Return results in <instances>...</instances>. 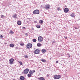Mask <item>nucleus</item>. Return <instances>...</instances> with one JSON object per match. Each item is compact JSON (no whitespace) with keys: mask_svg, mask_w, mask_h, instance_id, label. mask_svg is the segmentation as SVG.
Wrapping results in <instances>:
<instances>
[{"mask_svg":"<svg viewBox=\"0 0 80 80\" xmlns=\"http://www.w3.org/2000/svg\"><path fill=\"white\" fill-rule=\"evenodd\" d=\"M60 77H61V76L60 75H54L53 77L54 79H59V78H60Z\"/></svg>","mask_w":80,"mask_h":80,"instance_id":"obj_1","label":"nucleus"},{"mask_svg":"<svg viewBox=\"0 0 80 80\" xmlns=\"http://www.w3.org/2000/svg\"><path fill=\"white\" fill-rule=\"evenodd\" d=\"M29 72V69L28 68L25 69L23 72L24 74H27Z\"/></svg>","mask_w":80,"mask_h":80,"instance_id":"obj_2","label":"nucleus"},{"mask_svg":"<svg viewBox=\"0 0 80 80\" xmlns=\"http://www.w3.org/2000/svg\"><path fill=\"white\" fill-rule=\"evenodd\" d=\"M44 8L46 10H48L50 8V6L49 4H47L45 6Z\"/></svg>","mask_w":80,"mask_h":80,"instance_id":"obj_3","label":"nucleus"},{"mask_svg":"<svg viewBox=\"0 0 80 80\" xmlns=\"http://www.w3.org/2000/svg\"><path fill=\"white\" fill-rule=\"evenodd\" d=\"M33 14H39L40 13V11L38 9L34 10L33 12Z\"/></svg>","mask_w":80,"mask_h":80,"instance_id":"obj_4","label":"nucleus"},{"mask_svg":"<svg viewBox=\"0 0 80 80\" xmlns=\"http://www.w3.org/2000/svg\"><path fill=\"white\" fill-rule=\"evenodd\" d=\"M26 47L28 48H32V44L30 43H28L26 45Z\"/></svg>","mask_w":80,"mask_h":80,"instance_id":"obj_5","label":"nucleus"},{"mask_svg":"<svg viewBox=\"0 0 80 80\" xmlns=\"http://www.w3.org/2000/svg\"><path fill=\"white\" fill-rule=\"evenodd\" d=\"M38 42H42L43 40V37L42 36H39L38 37Z\"/></svg>","mask_w":80,"mask_h":80,"instance_id":"obj_6","label":"nucleus"},{"mask_svg":"<svg viewBox=\"0 0 80 80\" xmlns=\"http://www.w3.org/2000/svg\"><path fill=\"white\" fill-rule=\"evenodd\" d=\"M9 64L10 65H12L13 64V61H14V59L13 58H11L9 60Z\"/></svg>","mask_w":80,"mask_h":80,"instance_id":"obj_7","label":"nucleus"},{"mask_svg":"<svg viewBox=\"0 0 80 80\" xmlns=\"http://www.w3.org/2000/svg\"><path fill=\"white\" fill-rule=\"evenodd\" d=\"M39 52L40 51H39V50L37 49L35 51L34 53L35 54H38V53H39Z\"/></svg>","mask_w":80,"mask_h":80,"instance_id":"obj_8","label":"nucleus"},{"mask_svg":"<svg viewBox=\"0 0 80 80\" xmlns=\"http://www.w3.org/2000/svg\"><path fill=\"white\" fill-rule=\"evenodd\" d=\"M35 70H30V71L29 72V73L31 75H33V74L35 73Z\"/></svg>","mask_w":80,"mask_h":80,"instance_id":"obj_9","label":"nucleus"},{"mask_svg":"<svg viewBox=\"0 0 80 80\" xmlns=\"http://www.w3.org/2000/svg\"><path fill=\"white\" fill-rule=\"evenodd\" d=\"M64 11L65 13H67V12H68V11H69V10L68 8H65L64 9Z\"/></svg>","mask_w":80,"mask_h":80,"instance_id":"obj_10","label":"nucleus"},{"mask_svg":"<svg viewBox=\"0 0 80 80\" xmlns=\"http://www.w3.org/2000/svg\"><path fill=\"white\" fill-rule=\"evenodd\" d=\"M17 23L18 25H20L22 24V22L20 21H18L17 22Z\"/></svg>","mask_w":80,"mask_h":80,"instance_id":"obj_11","label":"nucleus"},{"mask_svg":"<svg viewBox=\"0 0 80 80\" xmlns=\"http://www.w3.org/2000/svg\"><path fill=\"white\" fill-rule=\"evenodd\" d=\"M39 80H45V78L43 77H40L38 78Z\"/></svg>","mask_w":80,"mask_h":80,"instance_id":"obj_12","label":"nucleus"},{"mask_svg":"<svg viewBox=\"0 0 80 80\" xmlns=\"http://www.w3.org/2000/svg\"><path fill=\"white\" fill-rule=\"evenodd\" d=\"M20 78L21 80H24V79H25V78L24 77L22 76L20 77Z\"/></svg>","mask_w":80,"mask_h":80,"instance_id":"obj_13","label":"nucleus"},{"mask_svg":"<svg viewBox=\"0 0 80 80\" xmlns=\"http://www.w3.org/2000/svg\"><path fill=\"white\" fill-rule=\"evenodd\" d=\"M37 46L38 47H41V46H42V44H41L40 43H38L37 44Z\"/></svg>","mask_w":80,"mask_h":80,"instance_id":"obj_14","label":"nucleus"},{"mask_svg":"<svg viewBox=\"0 0 80 80\" xmlns=\"http://www.w3.org/2000/svg\"><path fill=\"white\" fill-rule=\"evenodd\" d=\"M70 16L72 17H75V14L73 13H72V14H71Z\"/></svg>","mask_w":80,"mask_h":80,"instance_id":"obj_15","label":"nucleus"},{"mask_svg":"<svg viewBox=\"0 0 80 80\" xmlns=\"http://www.w3.org/2000/svg\"><path fill=\"white\" fill-rule=\"evenodd\" d=\"M14 32H13L12 31L10 30V31L9 33H10L11 35H12V34H13Z\"/></svg>","mask_w":80,"mask_h":80,"instance_id":"obj_16","label":"nucleus"},{"mask_svg":"<svg viewBox=\"0 0 80 80\" xmlns=\"http://www.w3.org/2000/svg\"><path fill=\"white\" fill-rule=\"evenodd\" d=\"M17 14H14L13 15V17L14 18H17Z\"/></svg>","mask_w":80,"mask_h":80,"instance_id":"obj_17","label":"nucleus"},{"mask_svg":"<svg viewBox=\"0 0 80 80\" xmlns=\"http://www.w3.org/2000/svg\"><path fill=\"white\" fill-rule=\"evenodd\" d=\"M43 21L42 20H40L39 21V23H41V24H42L43 23Z\"/></svg>","mask_w":80,"mask_h":80,"instance_id":"obj_18","label":"nucleus"},{"mask_svg":"<svg viewBox=\"0 0 80 80\" xmlns=\"http://www.w3.org/2000/svg\"><path fill=\"white\" fill-rule=\"evenodd\" d=\"M41 61H42V62H47V60H46L45 59H41Z\"/></svg>","mask_w":80,"mask_h":80,"instance_id":"obj_19","label":"nucleus"},{"mask_svg":"<svg viewBox=\"0 0 80 80\" xmlns=\"http://www.w3.org/2000/svg\"><path fill=\"white\" fill-rule=\"evenodd\" d=\"M42 53H45V52H46V50H45V49H42Z\"/></svg>","mask_w":80,"mask_h":80,"instance_id":"obj_20","label":"nucleus"},{"mask_svg":"<svg viewBox=\"0 0 80 80\" xmlns=\"http://www.w3.org/2000/svg\"><path fill=\"white\" fill-rule=\"evenodd\" d=\"M10 46V47H14V45L13 44H11Z\"/></svg>","mask_w":80,"mask_h":80,"instance_id":"obj_21","label":"nucleus"},{"mask_svg":"<svg viewBox=\"0 0 80 80\" xmlns=\"http://www.w3.org/2000/svg\"><path fill=\"white\" fill-rule=\"evenodd\" d=\"M32 75L31 74H28V77H32Z\"/></svg>","mask_w":80,"mask_h":80,"instance_id":"obj_22","label":"nucleus"},{"mask_svg":"<svg viewBox=\"0 0 80 80\" xmlns=\"http://www.w3.org/2000/svg\"><path fill=\"white\" fill-rule=\"evenodd\" d=\"M32 41L33 42H36V41H37V40H36V39H33L32 40Z\"/></svg>","mask_w":80,"mask_h":80,"instance_id":"obj_23","label":"nucleus"},{"mask_svg":"<svg viewBox=\"0 0 80 80\" xmlns=\"http://www.w3.org/2000/svg\"><path fill=\"white\" fill-rule=\"evenodd\" d=\"M18 62L20 63V64L21 65H23V64L22 63V62Z\"/></svg>","mask_w":80,"mask_h":80,"instance_id":"obj_24","label":"nucleus"},{"mask_svg":"<svg viewBox=\"0 0 80 80\" xmlns=\"http://www.w3.org/2000/svg\"><path fill=\"white\" fill-rule=\"evenodd\" d=\"M36 27L37 28H40V26L37 25L36 26Z\"/></svg>","mask_w":80,"mask_h":80,"instance_id":"obj_25","label":"nucleus"},{"mask_svg":"<svg viewBox=\"0 0 80 80\" xmlns=\"http://www.w3.org/2000/svg\"><path fill=\"white\" fill-rule=\"evenodd\" d=\"M57 10H61V9L60 8H58Z\"/></svg>","mask_w":80,"mask_h":80,"instance_id":"obj_26","label":"nucleus"},{"mask_svg":"<svg viewBox=\"0 0 80 80\" xmlns=\"http://www.w3.org/2000/svg\"><path fill=\"white\" fill-rule=\"evenodd\" d=\"M20 45H21V46H23V45H24V44H23V43H21L20 44Z\"/></svg>","mask_w":80,"mask_h":80,"instance_id":"obj_27","label":"nucleus"},{"mask_svg":"<svg viewBox=\"0 0 80 80\" xmlns=\"http://www.w3.org/2000/svg\"><path fill=\"white\" fill-rule=\"evenodd\" d=\"M25 58H28V56L27 55H25Z\"/></svg>","mask_w":80,"mask_h":80,"instance_id":"obj_28","label":"nucleus"},{"mask_svg":"<svg viewBox=\"0 0 80 80\" xmlns=\"http://www.w3.org/2000/svg\"><path fill=\"white\" fill-rule=\"evenodd\" d=\"M64 37L65 39H67V37L64 36Z\"/></svg>","mask_w":80,"mask_h":80,"instance_id":"obj_29","label":"nucleus"},{"mask_svg":"<svg viewBox=\"0 0 80 80\" xmlns=\"http://www.w3.org/2000/svg\"><path fill=\"white\" fill-rule=\"evenodd\" d=\"M1 18H3V17H4V16L3 15H2L1 16Z\"/></svg>","mask_w":80,"mask_h":80,"instance_id":"obj_30","label":"nucleus"},{"mask_svg":"<svg viewBox=\"0 0 80 80\" xmlns=\"http://www.w3.org/2000/svg\"><path fill=\"white\" fill-rule=\"evenodd\" d=\"M56 42H55V41H52V43H56Z\"/></svg>","mask_w":80,"mask_h":80,"instance_id":"obj_31","label":"nucleus"},{"mask_svg":"<svg viewBox=\"0 0 80 80\" xmlns=\"http://www.w3.org/2000/svg\"><path fill=\"white\" fill-rule=\"evenodd\" d=\"M33 31V30H34V29L33 28H32L31 29Z\"/></svg>","mask_w":80,"mask_h":80,"instance_id":"obj_32","label":"nucleus"},{"mask_svg":"<svg viewBox=\"0 0 80 80\" xmlns=\"http://www.w3.org/2000/svg\"><path fill=\"white\" fill-rule=\"evenodd\" d=\"M0 37H2V38H3V36L2 35H1L0 36Z\"/></svg>","mask_w":80,"mask_h":80,"instance_id":"obj_33","label":"nucleus"},{"mask_svg":"<svg viewBox=\"0 0 80 80\" xmlns=\"http://www.w3.org/2000/svg\"><path fill=\"white\" fill-rule=\"evenodd\" d=\"M70 57V55L69 54L68 55V57L69 58Z\"/></svg>","mask_w":80,"mask_h":80,"instance_id":"obj_34","label":"nucleus"},{"mask_svg":"<svg viewBox=\"0 0 80 80\" xmlns=\"http://www.w3.org/2000/svg\"><path fill=\"white\" fill-rule=\"evenodd\" d=\"M23 29H25V27H23L22 28Z\"/></svg>","mask_w":80,"mask_h":80,"instance_id":"obj_35","label":"nucleus"},{"mask_svg":"<svg viewBox=\"0 0 80 80\" xmlns=\"http://www.w3.org/2000/svg\"><path fill=\"white\" fill-rule=\"evenodd\" d=\"M47 77H49V75L47 74Z\"/></svg>","mask_w":80,"mask_h":80,"instance_id":"obj_36","label":"nucleus"},{"mask_svg":"<svg viewBox=\"0 0 80 80\" xmlns=\"http://www.w3.org/2000/svg\"><path fill=\"white\" fill-rule=\"evenodd\" d=\"M75 29H77V27H75Z\"/></svg>","mask_w":80,"mask_h":80,"instance_id":"obj_37","label":"nucleus"},{"mask_svg":"<svg viewBox=\"0 0 80 80\" xmlns=\"http://www.w3.org/2000/svg\"><path fill=\"white\" fill-rule=\"evenodd\" d=\"M58 61H56V63H58Z\"/></svg>","mask_w":80,"mask_h":80,"instance_id":"obj_38","label":"nucleus"},{"mask_svg":"<svg viewBox=\"0 0 80 80\" xmlns=\"http://www.w3.org/2000/svg\"><path fill=\"white\" fill-rule=\"evenodd\" d=\"M35 23H37V21H35Z\"/></svg>","mask_w":80,"mask_h":80,"instance_id":"obj_39","label":"nucleus"}]
</instances>
